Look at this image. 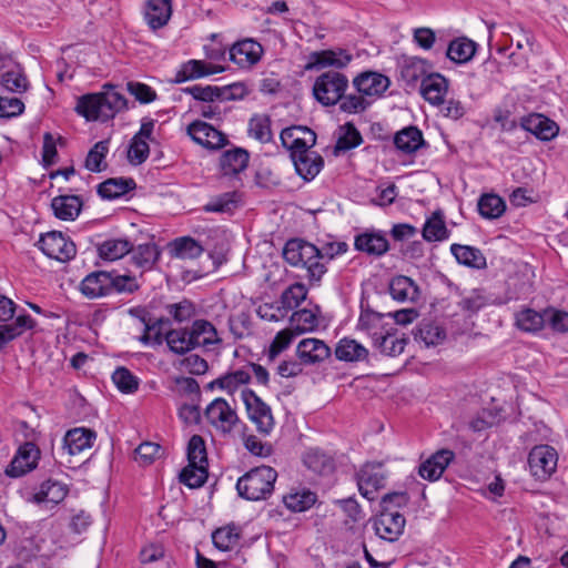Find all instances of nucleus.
Listing matches in <instances>:
<instances>
[{"instance_id":"5fc2aeb1","label":"nucleus","mask_w":568,"mask_h":568,"mask_svg":"<svg viewBox=\"0 0 568 568\" xmlns=\"http://www.w3.org/2000/svg\"><path fill=\"white\" fill-rule=\"evenodd\" d=\"M251 374L248 371L241 368L234 372L226 373L215 379L220 389L233 394L240 386L248 384Z\"/></svg>"},{"instance_id":"dca6fc26","label":"nucleus","mask_w":568,"mask_h":568,"mask_svg":"<svg viewBox=\"0 0 568 568\" xmlns=\"http://www.w3.org/2000/svg\"><path fill=\"white\" fill-rule=\"evenodd\" d=\"M352 60L353 55L342 48L314 51L310 54L305 69L321 70L331 67L339 70L346 68Z\"/></svg>"},{"instance_id":"c9c22d12","label":"nucleus","mask_w":568,"mask_h":568,"mask_svg":"<svg viewBox=\"0 0 568 568\" xmlns=\"http://www.w3.org/2000/svg\"><path fill=\"white\" fill-rule=\"evenodd\" d=\"M131 261L142 271L151 270L161 255V250L154 242L139 244L136 247L132 245Z\"/></svg>"},{"instance_id":"e2e57ef3","label":"nucleus","mask_w":568,"mask_h":568,"mask_svg":"<svg viewBox=\"0 0 568 568\" xmlns=\"http://www.w3.org/2000/svg\"><path fill=\"white\" fill-rule=\"evenodd\" d=\"M181 91L185 94L191 95L194 100L201 102H214L220 101V87L216 85H191L181 89Z\"/></svg>"},{"instance_id":"20e7f679","label":"nucleus","mask_w":568,"mask_h":568,"mask_svg":"<svg viewBox=\"0 0 568 568\" xmlns=\"http://www.w3.org/2000/svg\"><path fill=\"white\" fill-rule=\"evenodd\" d=\"M277 473L270 466L251 469L237 479L236 490L246 500H262L272 495Z\"/></svg>"},{"instance_id":"423d86ee","label":"nucleus","mask_w":568,"mask_h":568,"mask_svg":"<svg viewBox=\"0 0 568 568\" xmlns=\"http://www.w3.org/2000/svg\"><path fill=\"white\" fill-rule=\"evenodd\" d=\"M241 396L248 418L255 424L256 430L262 435H268L275 424L271 407L250 388L243 389Z\"/></svg>"},{"instance_id":"69168bd1","label":"nucleus","mask_w":568,"mask_h":568,"mask_svg":"<svg viewBox=\"0 0 568 568\" xmlns=\"http://www.w3.org/2000/svg\"><path fill=\"white\" fill-rule=\"evenodd\" d=\"M248 131L260 142H270L272 139L271 120L268 116H253L248 122Z\"/></svg>"},{"instance_id":"f3484780","label":"nucleus","mask_w":568,"mask_h":568,"mask_svg":"<svg viewBox=\"0 0 568 568\" xmlns=\"http://www.w3.org/2000/svg\"><path fill=\"white\" fill-rule=\"evenodd\" d=\"M353 87L365 98L377 99L389 88L388 77L377 71H364L353 79Z\"/></svg>"},{"instance_id":"c756f323","label":"nucleus","mask_w":568,"mask_h":568,"mask_svg":"<svg viewBox=\"0 0 568 568\" xmlns=\"http://www.w3.org/2000/svg\"><path fill=\"white\" fill-rule=\"evenodd\" d=\"M427 61L418 57L404 58L399 65L400 79L409 88H414L418 81L427 77Z\"/></svg>"},{"instance_id":"412c9836","label":"nucleus","mask_w":568,"mask_h":568,"mask_svg":"<svg viewBox=\"0 0 568 568\" xmlns=\"http://www.w3.org/2000/svg\"><path fill=\"white\" fill-rule=\"evenodd\" d=\"M303 465L318 476H329L336 469L335 457L318 447L306 449L302 456Z\"/></svg>"},{"instance_id":"a878e982","label":"nucleus","mask_w":568,"mask_h":568,"mask_svg":"<svg viewBox=\"0 0 568 568\" xmlns=\"http://www.w3.org/2000/svg\"><path fill=\"white\" fill-rule=\"evenodd\" d=\"M172 16V0H146L144 20L149 28L156 31L168 24Z\"/></svg>"},{"instance_id":"6ab92c4d","label":"nucleus","mask_w":568,"mask_h":568,"mask_svg":"<svg viewBox=\"0 0 568 568\" xmlns=\"http://www.w3.org/2000/svg\"><path fill=\"white\" fill-rule=\"evenodd\" d=\"M454 459L455 453L453 450L448 448L438 449L419 465L418 474L423 479L436 481Z\"/></svg>"},{"instance_id":"a211bd4d","label":"nucleus","mask_w":568,"mask_h":568,"mask_svg":"<svg viewBox=\"0 0 568 568\" xmlns=\"http://www.w3.org/2000/svg\"><path fill=\"white\" fill-rule=\"evenodd\" d=\"M111 272L93 271L85 275L79 284V291L89 300L110 296Z\"/></svg>"},{"instance_id":"1a4fd4ad","label":"nucleus","mask_w":568,"mask_h":568,"mask_svg":"<svg viewBox=\"0 0 568 568\" xmlns=\"http://www.w3.org/2000/svg\"><path fill=\"white\" fill-rule=\"evenodd\" d=\"M280 139L283 146L290 151L291 159L311 152L310 149L316 143L315 132L302 125L282 130Z\"/></svg>"},{"instance_id":"338daca9","label":"nucleus","mask_w":568,"mask_h":568,"mask_svg":"<svg viewBox=\"0 0 568 568\" xmlns=\"http://www.w3.org/2000/svg\"><path fill=\"white\" fill-rule=\"evenodd\" d=\"M532 292V282L524 275L511 277L508 282V293L513 300H525Z\"/></svg>"},{"instance_id":"09e8293b","label":"nucleus","mask_w":568,"mask_h":568,"mask_svg":"<svg viewBox=\"0 0 568 568\" xmlns=\"http://www.w3.org/2000/svg\"><path fill=\"white\" fill-rule=\"evenodd\" d=\"M241 535L235 525L220 527L212 532L213 545L222 551L232 550L240 542Z\"/></svg>"},{"instance_id":"9d476101","label":"nucleus","mask_w":568,"mask_h":568,"mask_svg":"<svg viewBox=\"0 0 568 568\" xmlns=\"http://www.w3.org/2000/svg\"><path fill=\"white\" fill-rule=\"evenodd\" d=\"M204 416L211 426L223 434H230L240 422L235 409L224 398H215L205 408Z\"/></svg>"},{"instance_id":"052dcab7","label":"nucleus","mask_w":568,"mask_h":568,"mask_svg":"<svg viewBox=\"0 0 568 568\" xmlns=\"http://www.w3.org/2000/svg\"><path fill=\"white\" fill-rule=\"evenodd\" d=\"M517 325L525 332H538L544 328V311L536 312L531 308H526L517 314Z\"/></svg>"},{"instance_id":"aec40b11","label":"nucleus","mask_w":568,"mask_h":568,"mask_svg":"<svg viewBox=\"0 0 568 568\" xmlns=\"http://www.w3.org/2000/svg\"><path fill=\"white\" fill-rule=\"evenodd\" d=\"M225 68L222 65L212 64L202 60H189L184 62L175 72L173 83H183L190 80L205 78L212 74L222 73Z\"/></svg>"},{"instance_id":"e433bc0d","label":"nucleus","mask_w":568,"mask_h":568,"mask_svg":"<svg viewBox=\"0 0 568 568\" xmlns=\"http://www.w3.org/2000/svg\"><path fill=\"white\" fill-rule=\"evenodd\" d=\"M389 294L397 302H415L419 296V290L410 277L397 275L389 283Z\"/></svg>"},{"instance_id":"0e129e2a","label":"nucleus","mask_w":568,"mask_h":568,"mask_svg":"<svg viewBox=\"0 0 568 568\" xmlns=\"http://www.w3.org/2000/svg\"><path fill=\"white\" fill-rule=\"evenodd\" d=\"M168 314L178 323L190 321L195 315V305L183 298L178 303L168 304L165 306Z\"/></svg>"},{"instance_id":"f257e3e1","label":"nucleus","mask_w":568,"mask_h":568,"mask_svg":"<svg viewBox=\"0 0 568 568\" xmlns=\"http://www.w3.org/2000/svg\"><path fill=\"white\" fill-rule=\"evenodd\" d=\"M169 349L185 355L197 347L206 351L222 343L215 326L206 320H195L190 327L170 328L164 335Z\"/></svg>"},{"instance_id":"4d7b16f0","label":"nucleus","mask_w":568,"mask_h":568,"mask_svg":"<svg viewBox=\"0 0 568 568\" xmlns=\"http://www.w3.org/2000/svg\"><path fill=\"white\" fill-rule=\"evenodd\" d=\"M110 295L116 294H133L141 287L135 276L128 274H119L116 271H111Z\"/></svg>"},{"instance_id":"bf43d9fd","label":"nucleus","mask_w":568,"mask_h":568,"mask_svg":"<svg viewBox=\"0 0 568 568\" xmlns=\"http://www.w3.org/2000/svg\"><path fill=\"white\" fill-rule=\"evenodd\" d=\"M413 334L416 341L423 342L427 347L434 346L445 338V332L430 323L419 324Z\"/></svg>"},{"instance_id":"a19ab883","label":"nucleus","mask_w":568,"mask_h":568,"mask_svg":"<svg viewBox=\"0 0 568 568\" xmlns=\"http://www.w3.org/2000/svg\"><path fill=\"white\" fill-rule=\"evenodd\" d=\"M306 296V286L303 283L296 282L283 291L278 301L280 305L276 311H283L282 316H284L287 312L297 308Z\"/></svg>"},{"instance_id":"72a5a7b5","label":"nucleus","mask_w":568,"mask_h":568,"mask_svg":"<svg viewBox=\"0 0 568 568\" xmlns=\"http://www.w3.org/2000/svg\"><path fill=\"white\" fill-rule=\"evenodd\" d=\"M450 252L456 261L464 266L476 270L487 266L484 253L475 246L454 243L450 246Z\"/></svg>"},{"instance_id":"f03ea898","label":"nucleus","mask_w":568,"mask_h":568,"mask_svg":"<svg viewBox=\"0 0 568 568\" xmlns=\"http://www.w3.org/2000/svg\"><path fill=\"white\" fill-rule=\"evenodd\" d=\"M126 108L125 97L115 91L112 84L106 83L103 91L78 98L75 111L87 121L106 122Z\"/></svg>"},{"instance_id":"4468645a","label":"nucleus","mask_w":568,"mask_h":568,"mask_svg":"<svg viewBox=\"0 0 568 568\" xmlns=\"http://www.w3.org/2000/svg\"><path fill=\"white\" fill-rule=\"evenodd\" d=\"M186 132L195 143L209 150H219L229 143L227 136L224 133L201 120L190 123Z\"/></svg>"},{"instance_id":"cd10ccee","label":"nucleus","mask_w":568,"mask_h":568,"mask_svg":"<svg viewBox=\"0 0 568 568\" xmlns=\"http://www.w3.org/2000/svg\"><path fill=\"white\" fill-rule=\"evenodd\" d=\"M83 201L78 195H58L51 200V209L57 219L74 221L81 213Z\"/></svg>"},{"instance_id":"ddd939ff","label":"nucleus","mask_w":568,"mask_h":568,"mask_svg":"<svg viewBox=\"0 0 568 568\" xmlns=\"http://www.w3.org/2000/svg\"><path fill=\"white\" fill-rule=\"evenodd\" d=\"M39 458L38 446L32 442H26L18 448L4 473L11 478L21 477L37 467Z\"/></svg>"},{"instance_id":"6e6d98bb","label":"nucleus","mask_w":568,"mask_h":568,"mask_svg":"<svg viewBox=\"0 0 568 568\" xmlns=\"http://www.w3.org/2000/svg\"><path fill=\"white\" fill-rule=\"evenodd\" d=\"M0 85L12 93H24L29 89V81L20 69L8 70L0 75Z\"/></svg>"},{"instance_id":"9b49d317","label":"nucleus","mask_w":568,"mask_h":568,"mask_svg":"<svg viewBox=\"0 0 568 568\" xmlns=\"http://www.w3.org/2000/svg\"><path fill=\"white\" fill-rule=\"evenodd\" d=\"M406 525V519L398 510L381 509V513L373 520V528L375 534L389 542L396 541L402 534Z\"/></svg>"},{"instance_id":"864d4df0","label":"nucleus","mask_w":568,"mask_h":568,"mask_svg":"<svg viewBox=\"0 0 568 568\" xmlns=\"http://www.w3.org/2000/svg\"><path fill=\"white\" fill-rule=\"evenodd\" d=\"M290 323L295 335L311 332L318 325L317 315L307 308L295 311L290 317Z\"/></svg>"},{"instance_id":"5701e85b","label":"nucleus","mask_w":568,"mask_h":568,"mask_svg":"<svg viewBox=\"0 0 568 568\" xmlns=\"http://www.w3.org/2000/svg\"><path fill=\"white\" fill-rule=\"evenodd\" d=\"M407 342L404 333L399 334L397 328L389 326V329L372 339V346L383 356L396 357L404 352Z\"/></svg>"},{"instance_id":"2eb2a0df","label":"nucleus","mask_w":568,"mask_h":568,"mask_svg":"<svg viewBox=\"0 0 568 568\" xmlns=\"http://www.w3.org/2000/svg\"><path fill=\"white\" fill-rule=\"evenodd\" d=\"M354 248L368 256L381 257L389 251V242L383 231L367 229L354 236Z\"/></svg>"},{"instance_id":"a18cd8bd","label":"nucleus","mask_w":568,"mask_h":568,"mask_svg":"<svg viewBox=\"0 0 568 568\" xmlns=\"http://www.w3.org/2000/svg\"><path fill=\"white\" fill-rule=\"evenodd\" d=\"M173 256L181 260L197 258L204 251L203 246L191 236H182L170 243Z\"/></svg>"},{"instance_id":"393cba45","label":"nucleus","mask_w":568,"mask_h":568,"mask_svg":"<svg viewBox=\"0 0 568 568\" xmlns=\"http://www.w3.org/2000/svg\"><path fill=\"white\" fill-rule=\"evenodd\" d=\"M448 80L440 73H429L420 83L422 97L432 105L439 106L445 102L448 92Z\"/></svg>"},{"instance_id":"4c0bfd02","label":"nucleus","mask_w":568,"mask_h":568,"mask_svg":"<svg viewBox=\"0 0 568 568\" xmlns=\"http://www.w3.org/2000/svg\"><path fill=\"white\" fill-rule=\"evenodd\" d=\"M394 144L403 153L412 154L419 150L425 141L419 129L407 126L395 134Z\"/></svg>"},{"instance_id":"58836bf2","label":"nucleus","mask_w":568,"mask_h":568,"mask_svg":"<svg viewBox=\"0 0 568 568\" xmlns=\"http://www.w3.org/2000/svg\"><path fill=\"white\" fill-rule=\"evenodd\" d=\"M335 356L343 362H363L368 357V349L356 339L344 337L336 345Z\"/></svg>"},{"instance_id":"f8f14e48","label":"nucleus","mask_w":568,"mask_h":568,"mask_svg":"<svg viewBox=\"0 0 568 568\" xmlns=\"http://www.w3.org/2000/svg\"><path fill=\"white\" fill-rule=\"evenodd\" d=\"M359 493L368 500L375 499V494L385 487L386 474L381 463H367L357 473Z\"/></svg>"},{"instance_id":"39448f33","label":"nucleus","mask_w":568,"mask_h":568,"mask_svg":"<svg viewBox=\"0 0 568 568\" xmlns=\"http://www.w3.org/2000/svg\"><path fill=\"white\" fill-rule=\"evenodd\" d=\"M349 81L344 73L326 71L320 74L313 84L314 99L323 106H334L348 89Z\"/></svg>"},{"instance_id":"774afa93","label":"nucleus","mask_w":568,"mask_h":568,"mask_svg":"<svg viewBox=\"0 0 568 568\" xmlns=\"http://www.w3.org/2000/svg\"><path fill=\"white\" fill-rule=\"evenodd\" d=\"M150 154V146L144 139H139V136H133L129 150H128V160L133 165H140L144 163Z\"/></svg>"},{"instance_id":"ea45409f","label":"nucleus","mask_w":568,"mask_h":568,"mask_svg":"<svg viewBox=\"0 0 568 568\" xmlns=\"http://www.w3.org/2000/svg\"><path fill=\"white\" fill-rule=\"evenodd\" d=\"M477 43L466 37L454 39L449 42L446 57L455 63L463 64L475 55Z\"/></svg>"},{"instance_id":"3c124183","label":"nucleus","mask_w":568,"mask_h":568,"mask_svg":"<svg viewBox=\"0 0 568 568\" xmlns=\"http://www.w3.org/2000/svg\"><path fill=\"white\" fill-rule=\"evenodd\" d=\"M207 475V465L187 464V466L181 470L179 478L180 481L189 488H199L204 485Z\"/></svg>"},{"instance_id":"79ce46f5","label":"nucleus","mask_w":568,"mask_h":568,"mask_svg":"<svg viewBox=\"0 0 568 568\" xmlns=\"http://www.w3.org/2000/svg\"><path fill=\"white\" fill-rule=\"evenodd\" d=\"M422 235L427 242H440L448 239L449 231L446 227L442 211H435L432 216L425 221Z\"/></svg>"},{"instance_id":"bb28decb","label":"nucleus","mask_w":568,"mask_h":568,"mask_svg":"<svg viewBox=\"0 0 568 568\" xmlns=\"http://www.w3.org/2000/svg\"><path fill=\"white\" fill-rule=\"evenodd\" d=\"M297 356L304 364H316L325 361L331 355V348L317 338H304L296 348Z\"/></svg>"},{"instance_id":"de8ad7c7","label":"nucleus","mask_w":568,"mask_h":568,"mask_svg":"<svg viewBox=\"0 0 568 568\" xmlns=\"http://www.w3.org/2000/svg\"><path fill=\"white\" fill-rule=\"evenodd\" d=\"M479 214L487 220L500 217L506 211L505 201L497 194H483L477 203Z\"/></svg>"},{"instance_id":"4be33fe9","label":"nucleus","mask_w":568,"mask_h":568,"mask_svg":"<svg viewBox=\"0 0 568 568\" xmlns=\"http://www.w3.org/2000/svg\"><path fill=\"white\" fill-rule=\"evenodd\" d=\"M520 126L540 141H550L557 136L559 132L557 123L540 113H531L523 116Z\"/></svg>"},{"instance_id":"49530a36","label":"nucleus","mask_w":568,"mask_h":568,"mask_svg":"<svg viewBox=\"0 0 568 568\" xmlns=\"http://www.w3.org/2000/svg\"><path fill=\"white\" fill-rule=\"evenodd\" d=\"M68 495V487L59 481L48 479L40 486L39 491L34 495L37 503H51L58 505Z\"/></svg>"},{"instance_id":"0eeeda50","label":"nucleus","mask_w":568,"mask_h":568,"mask_svg":"<svg viewBox=\"0 0 568 568\" xmlns=\"http://www.w3.org/2000/svg\"><path fill=\"white\" fill-rule=\"evenodd\" d=\"M38 247L50 258L67 262L77 254L75 244L60 231H51L40 236Z\"/></svg>"},{"instance_id":"2f4dec72","label":"nucleus","mask_w":568,"mask_h":568,"mask_svg":"<svg viewBox=\"0 0 568 568\" xmlns=\"http://www.w3.org/2000/svg\"><path fill=\"white\" fill-rule=\"evenodd\" d=\"M296 173L305 181H312L323 169L324 159L317 152L292 158Z\"/></svg>"},{"instance_id":"8fccbe9b","label":"nucleus","mask_w":568,"mask_h":568,"mask_svg":"<svg viewBox=\"0 0 568 568\" xmlns=\"http://www.w3.org/2000/svg\"><path fill=\"white\" fill-rule=\"evenodd\" d=\"M109 152V141L103 140L97 142L89 151L84 166L87 170L99 173L106 169V164L104 162L105 156Z\"/></svg>"},{"instance_id":"6e6552de","label":"nucleus","mask_w":568,"mask_h":568,"mask_svg":"<svg viewBox=\"0 0 568 568\" xmlns=\"http://www.w3.org/2000/svg\"><path fill=\"white\" fill-rule=\"evenodd\" d=\"M558 454L549 445H537L528 455L530 474L538 480L548 479L556 470Z\"/></svg>"},{"instance_id":"f704fd0d","label":"nucleus","mask_w":568,"mask_h":568,"mask_svg":"<svg viewBox=\"0 0 568 568\" xmlns=\"http://www.w3.org/2000/svg\"><path fill=\"white\" fill-rule=\"evenodd\" d=\"M385 316H387V314L375 312L371 308L362 310L357 328L365 332L371 339H374L376 336L389 329L390 325L383 322Z\"/></svg>"},{"instance_id":"473e14b6","label":"nucleus","mask_w":568,"mask_h":568,"mask_svg":"<svg viewBox=\"0 0 568 568\" xmlns=\"http://www.w3.org/2000/svg\"><path fill=\"white\" fill-rule=\"evenodd\" d=\"M248 160L250 154L245 149L234 148L223 152L220 168L224 175H236L247 168Z\"/></svg>"},{"instance_id":"7c9ffc66","label":"nucleus","mask_w":568,"mask_h":568,"mask_svg":"<svg viewBox=\"0 0 568 568\" xmlns=\"http://www.w3.org/2000/svg\"><path fill=\"white\" fill-rule=\"evenodd\" d=\"M95 437V432L89 428L78 427L70 429L64 436V448H67L70 455L80 454L92 447Z\"/></svg>"},{"instance_id":"c85d7f7f","label":"nucleus","mask_w":568,"mask_h":568,"mask_svg":"<svg viewBox=\"0 0 568 568\" xmlns=\"http://www.w3.org/2000/svg\"><path fill=\"white\" fill-rule=\"evenodd\" d=\"M136 183L132 178H110L97 186V193L103 200H115L135 190Z\"/></svg>"},{"instance_id":"37998d69","label":"nucleus","mask_w":568,"mask_h":568,"mask_svg":"<svg viewBox=\"0 0 568 568\" xmlns=\"http://www.w3.org/2000/svg\"><path fill=\"white\" fill-rule=\"evenodd\" d=\"M317 496L310 489H292L283 497L284 505L294 513L310 509L316 503Z\"/></svg>"},{"instance_id":"b1692460","label":"nucleus","mask_w":568,"mask_h":568,"mask_svg":"<svg viewBox=\"0 0 568 568\" xmlns=\"http://www.w3.org/2000/svg\"><path fill=\"white\" fill-rule=\"evenodd\" d=\"M262 54L263 47L253 39L239 41L230 49V60L241 68L256 64L261 60Z\"/></svg>"},{"instance_id":"13d9d810","label":"nucleus","mask_w":568,"mask_h":568,"mask_svg":"<svg viewBox=\"0 0 568 568\" xmlns=\"http://www.w3.org/2000/svg\"><path fill=\"white\" fill-rule=\"evenodd\" d=\"M112 382L123 394H133L139 388V378L126 367L120 366L112 373Z\"/></svg>"},{"instance_id":"680f3d73","label":"nucleus","mask_w":568,"mask_h":568,"mask_svg":"<svg viewBox=\"0 0 568 568\" xmlns=\"http://www.w3.org/2000/svg\"><path fill=\"white\" fill-rule=\"evenodd\" d=\"M371 103L372 101H369L363 94H346L345 92L337 104L341 112L347 114H357L366 111Z\"/></svg>"},{"instance_id":"603ef678","label":"nucleus","mask_w":568,"mask_h":568,"mask_svg":"<svg viewBox=\"0 0 568 568\" xmlns=\"http://www.w3.org/2000/svg\"><path fill=\"white\" fill-rule=\"evenodd\" d=\"M341 134L336 141L335 150L346 152L359 146L363 138L359 131L352 122H347L339 128Z\"/></svg>"},{"instance_id":"c03bdc74","label":"nucleus","mask_w":568,"mask_h":568,"mask_svg":"<svg viewBox=\"0 0 568 568\" xmlns=\"http://www.w3.org/2000/svg\"><path fill=\"white\" fill-rule=\"evenodd\" d=\"M132 243L126 239H109L98 245V253L102 260L116 261L129 254Z\"/></svg>"},{"instance_id":"7ed1b4c3","label":"nucleus","mask_w":568,"mask_h":568,"mask_svg":"<svg viewBox=\"0 0 568 568\" xmlns=\"http://www.w3.org/2000/svg\"><path fill=\"white\" fill-rule=\"evenodd\" d=\"M282 254L291 266L304 268L306 271L305 278L311 283L320 282L327 272L325 263L321 261L320 248L305 240H288Z\"/></svg>"}]
</instances>
